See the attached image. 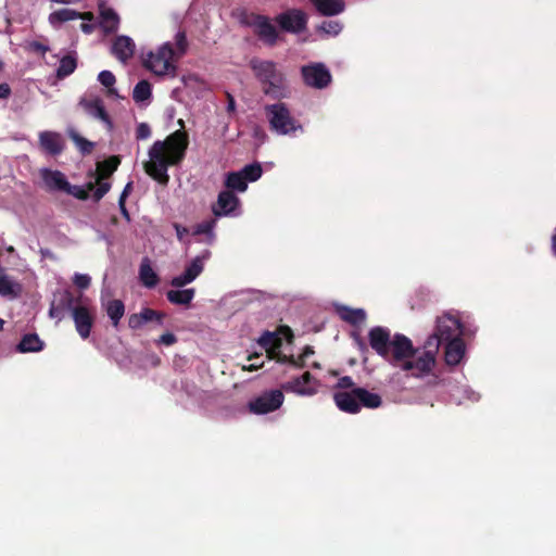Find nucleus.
I'll use <instances>...</instances> for the list:
<instances>
[{"instance_id":"41","label":"nucleus","mask_w":556,"mask_h":556,"mask_svg":"<svg viewBox=\"0 0 556 556\" xmlns=\"http://www.w3.org/2000/svg\"><path fill=\"white\" fill-rule=\"evenodd\" d=\"M98 80L101 83V85L109 88V94L117 96L116 90L113 88L116 79L112 72H110V71L100 72V74L98 75Z\"/></svg>"},{"instance_id":"58","label":"nucleus","mask_w":556,"mask_h":556,"mask_svg":"<svg viewBox=\"0 0 556 556\" xmlns=\"http://www.w3.org/2000/svg\"><path fill=\"white\" fill-rule=\"evenodd\" d=\"M80 29L85 34H91L94 30V25L89 23H81Z\"/></svg>"},{"instance_id":"25","label":"nucleus","mask_w":556,"mask_h":556,"mask_svg":"<svg viewBox=\"0 0 556 556\" xmlns=\"http://www.w3.org/2000/svg\"><path fill=\"white\" fill-rule=\"evenodd\" d=\"M337 313L343 321L352 326H358L363 324L366 319V312L363 308L340 306L337 308Z\"/></svg>"},{"instance_id":"26","label":"nucleus","mask_w":556,"mask_h":556,"mask_svg":"<svg viewBox=\"0 0 556 556\" xmlns=\"http://www.w3.org/2000/svg\"><path fill=\"white\" fill-rule=\"evenodd\" d=\"M258 344L266 351L267 357L273 358L277 350H280L282 341L277 333L265 331L260 337Z\"/></svg>"},{"instance_id":"59","label":"nucleus","mask_w":556,"mask_h":556,"mask_svg":"<svg viewBox=\"0 0 556 556\" xmlns=\"http://www.w3.org/2000/svg\"><path fill=\"white\" fill-rule=\"evenodd\" d=\"M314 353H315L314 348L312 345H306V346H304L301 356L306 359L307 357H309Z\"/></svg>"},{"instance_id":"50","label":"nucleus","mask_w":556,"mask_h":556,"mask_svg":"<svg viewBox=\"0 0 556 556\" xmlns=\"http://www.w3.org/2000/svg\"><path fill=\"white\" fill-rule=\"evenodd\" d=\"M271 359H276L277 363L280 364H292L293 362V355H285L279 350L274 354V357Z\"/></svg>"},{"instance_id":"60","label":"nucleus","mask_w":556,"mask_h":556,"mask_svg":"<svg viewBox=\"0 0 556 556\" xmlns=\"http://www.w3.org/2000/svg\"><path fill=\"white\" fill-rule=\"evenodd\" d=\"M78 18H81L84 21H92L93 20V13L92 12H78Z\"/></svg>"},{"instance_id":"17","label":"nucleus","mask_w":556,"mask_h":556,"mask_svg":"<svg viewBox=\"0 0 556 556\" xmlns=\"http://www.w3.org/2000/svg\"><path fill=\"white\" fill-rule=\"evenodd\" d=\"M40 149L52 156L60 155L65 149V140L56 131L45 130L39 134Z\"/></svg>"},{"instance_id":"33","label":"nucleus","mask_w":556,"mask_h":556,"mask_svg":"<svg viewBox=\"0 0 556 556\" xmlns=\"http://www.w3.org/2000/svg\"><path fill=\"white\" fill-rule=\"evenodd\" d=\"M22 287L20 283L11 280L8 276L0 277V295L15 299L20 295Z\"/></svg>"},{"instance_id":"47","label":"nucleus","mask_w":556,"mask_h":556,"mask_svg":"<svg viewBox=\"0 0 556 556\" xmlns=\"http://www.w3.org/2000/svg\"><path fill=\"white\" fill-rule=\"evenodd\" d=\"M128 326L130 329L137 330L143 326L140 313L131 314L128 317Z\"/></svg>"},{"instance_id":"16","label":"nucleus","mask_w":556,"mask_h":556,"mask_svg":"<svg viewBox=\"0 0 556 556\" xmlns=\"http://www.w3.org/2000/svg\"><path fill=\"white\" fill-rule=\"evenodd\" d=\"M208 255L210 252L206 251L203 256L194 257L181 275L176 276L170 280V285L175 288H182L195 280V278L203 271V261L207 258Z\"/></svg>"},{"instance_id":"10","label":"nucleus","mask_w":556,"mask_h":556,"mask_svg":"<svg viewBox=\"0 0 556 556\" xmlns=\"http://www.w3.org/2000/svg\"><path fill=\"white\" fill-rule=\"evenodd\" d=\"M415 353L416 348L413 345L412 340L402 333H395L392 337L388 361L392 365L401 367V364L407 358H412Z\"/></svg>"},{"instance_id":"13","label":"nucleus","mask_w":556,"mask_h":556,"mask_svg":"<svg viewBox=\"0 0 556 556\" xmlns=\"http://www.w3.org/2000/svg\"><path fill=\"white\" fill-rule=\"evenodd\" d=\"M281 390L302 396H312L317 393V386L312 374L309 371H305L303 375L282 383Z\"/></svg>"},{"instance_id":"8","label":"nucleus","mask_w":556,"mask_h":556,"mask_svg":"<svg viewBox=\"0 0 556 556\" xmlns=\"http://www.w3.org/2000/svg\"><path fill=\"white\" fill-rule=\"evenodd\" d=\"M62 302L67 309L72 311V317L78 334L83 339L89 338L93 325V317L89 309L84 305L74 306L76 300L70 292L65 293Z\"/></svg>"},{"instance_id":"14","label":"nucleus","mask_w":556,"mask_h":556,"mask_svg":"<svg viewBox=\"0 0 556 556\" xmlns=\"http://www.w3.org/2000/svg\"><path fill=\"white\" fill-rule=\"evenodd\" d=\"M368 340L369 345L379 356L389 359L392 338L388 328L381 326L372 327L368 332Z\"/></svg>"},{"instance_id":"44","label":"nucleus","mask_w":556,"mask_h":556,"mask_svg":"<svg viewBox=\"0 0 556 556\" xmlns=\"http://www.w3.org/2000/svg\"><path fill=\"white\" fill-rule=\"evenodd\" d=\"M111 185L109 182H103L98 179V188L93 192V200L96 202L100 201L110 190Z\"/></svg>"},{"instance_id":"3","label":"nucleus","mask_w":556,"mask_h":556,"mask_svg":"<svg viewBox=\"0 0 556 556\" xmlns=\"http://www.w3.org/2000/svg\"><path fill=\"white\" fill-rule=\"evenodd\" d=\"M250 67L267 97L274 100L286 97V77L274 61L253 58L250 61Z\"/></svg>"},{"instance_id":"40","label":"nucleus","mask_w":556,"mask_h":556,"mask_svg":"<svg viewBox=\"0 0 556 556\" xmlns=\"http://www.w3.org/2000/svg\"><path fill=\"white\" fill-rule=\"evenodd\" d=\"M94 185L89 182L87 185V189L81 186H73L68 182V188H66L65 193L75 197L78 200H87L89 198V190H93Z\"/></svg>"},{"instance_id":"45","label":"nucleus","mask_w":556,"mask_h":556,"mask_svg":"<svg viewBox=\"0 0 556 556\" xmlns=\"http://www.w3.org/2000/svg\"><path fill=\"white\" fill-rule=\"evenodd\" d=\"M73 281L76 287L84 290L89 288L91 278L87 274H75Z\"/></svg>"},{"instance_id":"56","label":"nucleus","mask_w":556,"mask_h":556,"mask_svg":"<svg viewBox=\"0 0 556 556\" xmlns=\"http://www.w3.org/2000/svg\"><path fill=\"white\" fill-rule=\"evenodd\" d=\"M291 365L295 368H304L306 366L305 358H303L301 355L299 357L293 356V362Z\"/></svg>"},{"instance_id":"62","label":"nucleus","mask_w":556,"mask_h":556,"mask_svg":"<svg viewBox=\"0 0 556 556\" xmlns=\"http://www.w3.org/2000/svg\"><path fill=\"white\" fill-rule=\"evenodd\" d=\"M552 249L553 253L556 255V228L554 229V233L552 237Z\"/></svg>"},{"instance_id":"24","label":"nucleus","mask_w":556,"mask_h":556,"mask_svg":"<svg viewBox=\"0 0 556 556\" xmlns=\"http://www.w3.org/2000/svg\"><path fill=\"white\" fill-rule=\"evenodd\" d=\"M315 9L324 16H333L344 11L345 4L342 0H309Z\"/></svg>"},{"instance_id":"54","label":"nucleus","mask_w":556,"mask_h":556,"mask_svg":"<svg viewBox=\"0 0 556 556\" xmlns=\"http://www.w3.org/2000/svg\"><path fill=\"white\" fill-rule=\"evenodd\" d=\"M118 206H119V211L123 215V217L127 220V222H130V215H129V212L126 207V201H124L123 199H118Z\"/></svg>"},{"instance_id":"53","label":"nucleus","mask_w":556,"mask_h":556,"mask_svg":"<svg viewBox=\"0 0 556 556\" xmlns=\"http://www.w3.org/2000/svg\"><path fill=\"white\" fill-rule=\"evenodd\" d=\"M226 99H227V112L229 114H232L236 112V100L233 96L229 92H226Z\"/></svg>"},{"instance_id":"51","label":"nucleus","mask_w":556,"mask_h":556,"mask_svg":"<svg viewBox=\"0 0 556 556\" xmlns=\"http://www.w3.org/2000/svg\"><path fill=\"white\" fill-rule=\"evenodd\" d=\"M29 50L43 55L49 50V47L39 41H31L29 42Z\"/></svg>"},{"instance_id":"1","label":"nucleus","mask_w":556,"mask_h":556,"mask_svg":"<svg viewBox=\"0 0 556 556\" xmlns=\"http://www.w3.org/2000/svg\"><path fill=\"white\" fill-rule=\"evenodd\" d=\"M189 146V136L185 130L178 129L166 137L165 140L155 141L149 150L150 160L143 165L146 173L161 185H167L169 166L179 165Z\"/></svg>"},{"instance_id":"23","label":"nucleus","mask_w":556,"mask_h":556,"mask_svg":"<svg viewBox=\"0 0 556 556\" xmlns=\"http://www.w3.org/2000/svg\"><path fill=\"white\" fill-rule=\"evenodd\" d=\"M139 280L148 289H153L160 281L159 275L152 268L151 261L143 257L139 266Z\"/></svg>"},{"instance_id":"57","label":"nucleus","mask_w":556,"mask_h":556,"mask_svg":"<svg viewBox=\"0 0 556 556\" xmlns=\"http://www.w3.org/2000/svg\"><path fill=\"white\" fill-rule=\"evenodd\" d=\"M131 188H132V182H128L125 186L124 190L122 191L119 199H123L124 201H126L127 197L129 195V193L131 191Z\"/></svg>"},{"instance_id":"64","label":"nucleus","mask_w":556,"mask_h":556,"mask_svg":"<svg viewBox=\"0 0 556 556\" xmlns=\"http://www.w3.org/2000/svg\"><path fill=\"white\" fill-rule=\"evenodd\" d=\"M52 2H55V3H71V0H51Z\"/></svg>"},{"instance_id":"15","label":"nucleus","mask_w":556,"mask_h":556,"mask_svg":"<svg viewBox=\"0 0 556 556\" xmlns=\"http://www.w3.org/2000/svg\"><path fill=\"white\" fill-rule=\"evenodd\" d=\"M252 26L254 28V34L262 40L265 45L273 47L277 43L279 38L278 30L271 24L270 20L265 15H255Z\"/></svg>"},{"instance_id":"31","label":"nucleus","mask_w":556,"mask_h":556,"mask_svg":"<svg viewBox=\"0 0 556 556\" xmlns=\"http://www.w3.org/2000/svg\"><path fill=\"white\" fill-rule=\"evenodd\" d=\"M77 68V58L75 52L68 53L61 58L60 64L56 68V77L59 79H64L75 72Z\"/></svg>"},{"instance_id":"4","label":"nucleus","mask_w":556,"mask_h":556,"mask_svg":"<svg viewBox=\"0 0 556 556\" xmlns=\"http://www.w3.org/2000/svg\"><path fill=\"white\" fill-rule=\"evenodd\" d=\"M438 342L435 337H428L422 348H416L414 356L401 364V369L410 372V376L415 378H422L431 374L437 363Z\"/></svg>"},{"instance_id":"35","label":"nucleus","mask_w":556,"mask_h":556,"mask_svg":"<svg viewBox=\"0 0 556 556\" xmlns=\"http://www.w3.org/2000/svg\"><path fill=\"white\" fill-rule=\"evenodd\" d=\"M68 137L79 149L81 154L87 155L90 154L94 148V143L89 141L88 139L81 137L74 128H68L66 130Z\"/></svg>"},{"instance_id":"2","label":"nucleus","mask_w":556,"mask_h":556,"mask_svg":"<svg viewBox=\"0 0 556 556\" xmlns=\"http://www.w3.org/2000/svg\"><path fill=\"white\" fill-rule=\"evenodd\" d=\"M176 50L170 42L163 43L156 52H150L143 60V65L157 76L176 73L175 59L181 58L188 49L187 36L180 30L175 36Z\"/></svg>"},{"instance_id":"55","label":"nucleus","mask_w":556,"mask_h":556,"mask_svg":"<svg viewBox=\"0 0 556 556\" xmlns=\"http://www.w3.org/2000/svg\"><path fill=\"white\" fill-rule=\"evenodd\" d=\"M11 94V88L8 84H0V99H8Z\"/></svg>"},{"instance_id":"42","label":"nucleus","mask_w":556,"mask_h":556,"mask_svg":"<svg viewBox=\"0 0 556 556\" xmlns=\"http://www.w3.org/2000/svg\"><path fill=\"white\" fill-rule=\"evenodd\" d=\"M318 30L329 36H337L342 30V25L338 21H325L318 26Z\"/></svg>"},{"instance_id":"28","label":"nucleus","mask_w":556,"mask_h":556,"mask_svg":"<svg viewBox=\"0 0 556 556\" xmlns=\"http://www.w3.org/2000/svg\"><path fill=\"white\" fill-rule=\"evenodd\" d=\"M42 349L43 342L40 340L37 333H27L23 336L16 348V350L21 353L39 352Z\"/></svg>"},{"instance_id":"63","label":"nucleus","mask_w":556,"mask_h":556,"mask_svg":"<svg viewBox=\"0 0 556 556\" xmlns=\"http://www.w3.org/2000/svg\"><path fill=\"white\" fill-rule=\"evenodd\" d=\"M355 339L357 341L358 346L364 349L365 348V343H364L363 339L359 338L358 336H356Z\"/></svg>"},{"instance_id":"39","label":"nucleus","mask_w":556,"mask_h":556,"mask_svg":"<svg viewBox=\"0 0 556 556\" xmlns=\"http://www.w3.org/2000/svg\"><path fill=\"white\" fill-rule=\"evenodd\" d=\"M143 325L149 321H156L157 325H162L166 314L149 307H144L140 312Z\"/></svg>"},{"instance_id":"32","label":"nucleus","mask_w":556,"mask_h":556,"mask_svg":"<svg viewBox=\"0 0 556 556\" xmlns=\"http://www.w3.org/2000/svg\"><path fill=\"white\" fill-rule=\"evenodd\" d=\"M105 311L112 321V325L117 327L119 320L125 314V305L122 300H110L106 303Z\"/></svg>"},{"instance_id":"52","label":"nucleus","mask_w":556,"mask_h":556,"mask_svg":"<svg viewBox=\"0 0 556 556\" xmlns=\"http://www.w3.org/2000/svg\"><path fill=\"white\" fill-rule=\"evenodd\" d=\"M173 227L179 241H184L185 237L189 235V229L178 223H174Z\"/></svg>"},{"instance_id":"36","label":"nucleus","mask_w":556,"mask_h":556,"mask_svg":"<svg viewBox=\"0 0 556 556\" xmlns=\"http://www.w3.org/2000/svg\"><path fill=\"white\" fill-rule=\"evenodd\" d=\"M78 18V12L73 9H60L49 15V22L54 25Z\"/></svg>"},{"instance_id":"21","label":"nucleus","mask_w":556,"mask_h":556,"mask_svg":"<svg viewBox=\"0 0 556 556\" xmlns=\"http://www.w3.org/2000/svg\"><path fill=\"white\" fill-rule=\"evenodd\" d=\"M41 178L49 190L65 192L66 188H68V181L60 170L45 168L41 170Z\"/></svg>"},{"instance_id":"43","label":"nucleus","mask_w":556,"mask_h":556,"mask_svg":"<svg viewBox=\"0 0 556 556\" xmlns=\"http://www.w3.org/2000/svg\"><path fill=\"white\" fill-rule=\"evenodd\" d=\"M215 226V222L212 219V220H206V222H202L200 224H198L193 230V235L194 236H198V235H207V236H213V228Z\"/></svg>"},{"instance_id":"11","label":"nucleus","mask_w":556,"mask_h":556,"mask_svg":"<svg viewBox=\"0 0 556 556\" xmlns=\"http://www.w3.org/2000/svg\"><path fill=\"white\" fill-rule=\"evenodd\" d=\"M283 31L299 34L306 29L307 15L300 9H289L275 17Z\"/></svg>"},{"instance_id":"34","label":"nucleus","mask_w":556,"mask_h":556,"mask_svg":"<svg viewBox=\"0 0 556 556\" xmlns=\"http://www.w3.org/2000/svg\"><path fill=\"white\" fill-rule=\"evenodd\" d=\"M225 186L229 191L235 190L239 192H244L248 188V182L245 181L240 170L230 172L226 176Z\"/></svg>"},{"instance_id":"5","label":"nucleus","mask_w":556,"mask_h":556,"mask_svg":"<svg viewBox=\"0 0 556 556\" xmlns=\"http://www.w3.org/2000/svg\"><path fill=\"white\" fill-rule=\"evenodd\" d=\"M333 400L340 410L349 414L359 413L362 406L374 409L382 404V399L379 394L364 388H353L351 391L336 392Z\"/></svg>"},{"instance_id":"7","label":"nucleus","mask_w":556,"mask_h":556,"mask_svg":"<svg viewBox=\"0 0 556 556\" xmlns=\"http://www.w3.org/2000/svg\"><path fill=\"white\" fill-rule=\"evenodd\" d=\"M285 402L283 391L280 389L265 390L248 403V409L254 415H266L279 409Z\"/></svg>"},{"instance_id":"6","label":"nucleus","mask_w":556,"mask_h":556,"mask_svg":"<svg viewBox=\"0 0 556 556\" xmlns=\"http://www.w3.org/2000/svg\"><path fill=\"white\" fill-rule=\"evenodd\" d=\"M264 111L270 129L278 135H292L296 130H302L301 123L291 114L286 103L267 104Z\"/></svg>"},{"instance_id":"61","label":"nucleus","mask_w":556,"mask_h":556,"mask_svg":"<svg viewBox=\"0 0 556 556\" xmlns=\"http://www.w3.org/2000/svg\"><path fill=\"white\" fill-rule=\"evenodd\" d=\"M262 366H263V363H261V364L251 363L249 366H247V367L244 366L243 369L252 371V370H256V369L261 368Z\"/></svg>"},{"instance_id":"20","label":"nucleus","mask_w":556,"mask_h":556,"mask_svg":"<svg viewBox=\"0 0 556 556\" xmlns=\"http://www.w3.org/2000/svg\"><path fill=\"white\" fill-rule=\"evenodd\" d=\"M239 204L238 197L229 190L219 192L216 206H213V213L216 216L228 215L232 213Z\"/></svg>"},{"instance_id":"19","label":"nucleus","mask_w":556,"mask_h":556,"mask_svg":"<svg viewBox=\"0 0 556 556\" xmlns=\"http://www.w3.org/2000/svg\"><path fill=\"white\" fill-rule=\"evenodd\" d=\"M112 54L123 63H126L135 53V42L130 37L118 36L113 41Z\"/></svg>"},{"instance_id":"22","label":"nucleus","mask_w":556,"mask_h":556,"mask_svg":"<svg viewBox=\"0 0 556 556\" xmlns=\"http://www.w3.org/2000/svg\"><path fill=\"white\" fill-rule=\"evenodd\" d=\"M444 358L447 365H457L460 363L465 354V343L460 338H454L446 341Z\"/></svg>"},{"instance_id":"30","label":"nucleus","mask_w":556,"mask_h":556,"mask_svg":"<svg viewBox=\"0 0 556 556\" xmlns=\"http://www.w3.org/2000/svg\"><path fill=\"white\" fill-rule=\"evenodd\" d=\"M195 295L193 288L184 290H169L166 292V298L172 304L189 305Z\"/></svg>"},{"instance_id":"48","label":"nucleus","mask_w":556,"mask_h":556,"mask_svg":"<svg viewBox=\"0 0 556 556\" xmlns=\"http://www.w3.org/2000/svg\"><path fill=\"white\" fill-rule=\"evenodd\" d=\"M336 388L338 389H353V388H356L355 387V383L352 379V377L350 376H343L341 378H339L337 384H336Z\"/></svg>"},{"instance_id":"49","label":"nucleus","mask_w":556,"mask_h":556,"mask_svg":"<svg viewBox=\"0 0 556 556\" xmlns=\"http://www.w3.org/2000/svg\"><path fill=\"white\" fill-rule=\"evenodd\" d=\"M177 342V338L174 333L172 332H165L163 333L159 340H157V343L159 344H164V345H173L174 343Z\"/></svg>"},{"instance_id":"9","label":"nucleus","mask_w":556,"mask_h":556,"mask_svg":"<svg viewBox=\"0 0 556 556\" xmlns=\"http://www.w3.org/2000/svg\"><path fill=\"white\" fill-rule=\"evenodd\" d=\"M303 83L314 89L327 88L332 76L324 63H311L301 67Z\"/></svg>"},{"instance_id":"27","label":"nucleus","mask_w":556,"mask_h":556,"mask_svg":"<svg viewBox=\"0 0 556 556\" xmlns=\"http://www.w3.org/2000/svg\"><path fill=\"white\" fill-rule=\"evenodd\" d=\"M101 27L104 33H115L118 28L119 17L117 13L111 8H103L100 10Z\"/></svg>"},{"instance_id":"37","label":"nucleus","mask_w":556,"mask_h":556,"mask_svg":"<svg viewBox=\"0 0 556 556\" xmlns=\"http://www.w3.org/2000/svg\"><path fill=\"white\" fill-rule=\"evenodd\" d=\"M151 85L148 80H140L134 88L132 98L136 102H143L151 97Z\"/></svg>"},{"instance_id":"46","label":"nucleus","mask_w":556,"mask_h":556,"mask_svg":"<svg viewBox=\"0 0 556 556\" xmlns=\"http://www.w3.org/2000/svg\"><path fill=\"white\" fill-rule=\"evenodd\" d=\"M151 136V128L146 123H140L136 129V138L138 140H144Z\"/></svg>"},{"instance_id":"38","label":"nucleus","mask_w":556,"mask_h":556,"mask_svg":"<svg viewBox=\"0 0 556 556\" xmlns=\"http://www.w3.org/2000/svg\"><path fill=\"white\" fill-rule=\"evenodd\" d=\"M240 173L244 177L247 182H254L261 178L263 169L260 163H253L245 165Z\"/></svg>"},{"instance_id":"29","label":"nucleus","mask_w":556,"mask_h":556,"mask_svg":"<svg viewBox=\"0 0 556 556\" xmlns=\"http://www.w3.org/2000/svg\"><path fill=\"white\" fill-rule=\"evenodd\" d=\"M121 164V159L117 155H112L97 164L98 179L103 180L109 178Z\"/></svg>"},{"instance_id":"12","label":"nucleus","mask_w":556,"mask_h":556,"mask_svg":"<svg viewBox=\"0 0 556 556\" xmlns=\"http://www.w3.org/2000/svg\"><path fill=\"white\" fill-rule=\"evenodd\" d=\"M460 323L457 318L444 315L437 319L435 331L430 337L438 339V350L446 341L459 338Z\"/></svg>"},{"instance_id":"18","label":"nucleus","mask_w":556,"mask_h":556,"mask_svg":"<svg viewBox=\"0 0 556 556\" xmlns=\"http://www.w3.org/2000/svg\"><path fill=\"white\" fill-rule=\"evenodd\" d=\"M80 104L90 116L100 119L109 131L113 129V121L106 112L101 99L81 100Z\"/></svg>"}]
</instances>
